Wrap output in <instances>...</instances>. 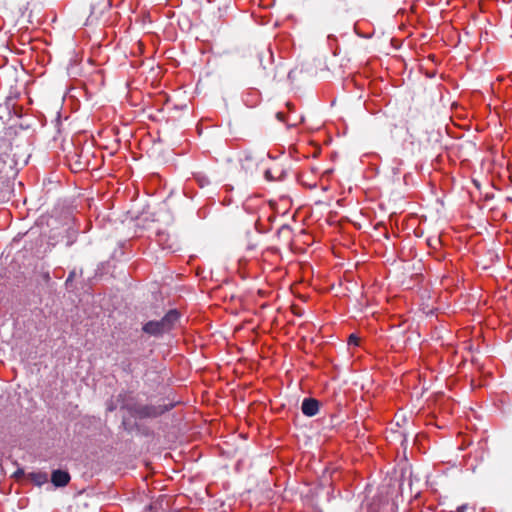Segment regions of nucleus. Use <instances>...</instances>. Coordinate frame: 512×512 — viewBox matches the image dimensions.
Instances as JSON below:
<instances>
[{"label":"nucleus","instance_id":"obj_1","mask_svg":"<svg viewBox=\"0 0 512 512\" xmlns=\"http://www.w3.org/2000/svg\"><path fill=\"white\" fill-rule=\"evenodd\" d=\"M180 319L176 309L169 310L159 321H149L143 326V331L152 336H159L172 330Z\"/></svg>","mask_w":512,"mask_h":512},{"label":"nucleus","instance_id":"obj_2","mask_svg":"<svg viewBox=\"0 0 512 512\" xmlns=\"http://www.w3.org/2000/svg\"><path fill=\"white\" fill-rule=\"evenodd\" d=\"M174 407L173 403L158 405H137L132 409V415L139 418H156Z\"/></svg>","mask_w":512,"mask_h":512},{"label":"nucleus","instance_id":"obj_3","mask_svg":"<svg viewBox=\"0 0 512 512\" xmlns=\"http://www.w3.org/2000/svg\"><path fill=\"white\" fill-rule=\"evenodd\" d=\"M156 241L164 250L175 252L180 249L177 238L175 236H171L167 232L158 231L156 234Z\"/></svg>","mask_w":512,"mask_h":512},{"label":"nucleus","instance_id":"obj_4","mask_svg":"<svg viewBox=\"0 0 512 512\" xmlns=\"http://www.w3.org/2000/svg\"><path fill=\"white\" fill-rule=\"evenodd\" d=\"M320 403L314 398H305L301 405L302 413L308 417L315 416L319 411Z\"/></svg>","mask_w":512,"mask_h":512},{"label":"nucleus","instance_id":"obj_5","mask_svg":"<svg viewBox=\"0 0 512 512\" xmlns=\"http://www.w3.org/2000/svg\"><path fill=\"white\" fill-rule=\"evenodd\" d=\"M70 479V474L64 470H54L51 475V482L56 487H65Z\"/></svg>","mask_w":512,"mask_h":512},{"label":"nucleus","instance_id":"obj_6","mask_svg":"<svg viewBox=\"0 0 512 512\" xmlns=\"http://www.w3.org/2000/svg\"><path fill=\"white\" fill-rule=\"evenodd\" d=\"M30 479L38 486L48 481V475L45 472H36L30 474Z\"/></svg>","mask_w":512,"mask_h":512},{"label":"nucleus","instance_id":"obj_7","mask_svg":"<svg viewBox=\"0 0 512 512\" xmlns=\"http://www.w3.org/2000/svg\"><path fill=\"white\" fill-rule=\"evenodd\" d=\"M358 343H359V337H358L357 335H355V334H351V335L349 336V339H348V344H349V345H355V346H357V345H358Z\"/></svg>","mask_w":512,"mask_h":512},{"label":"nucleus","instance_id":"obj_8","mask_svg":"<svg viewBox=\"0 0 512 512\" xmlns=\"http://www.w3.org/2000/svg\"><path fill=\"white\" fill-rule=\"evenodd\" d=\"M76 273L75 271H71L68 275V278L66 279V284H68L69 282H72V280L74 279Z\"/></svg>","mask_w":512,"mask_h":512},{"label":"nucleus","instance_id":"obj_9","mask_svg":"<svg viewBox=\"0 0 512 512\" xmlns=\"http://www.w3.org/2000/svg\"><path fill=\"white\" fill-rule=\"evenodd\" d=\"M266 177H267V179H274V177L271 175V171L270 170L266 171Z\"/></svg>","mask_w":512,"mask_h":512},{"label":"nucleus","instance_id":"obj_10","mask_svg":"<svg viewBox=\"0 0 512 512\" xmlns=\"http://www.w3.org/2000/svg\"><path fill=\"white\" fill-rule=\"evenodd\" d=\"M277 118L282 121L283 120V114L280 113V112L277 113Z\"/></svg>","mask_w":512,"mask_h":512},{"label":"nucleus","instance_id":"obj_11","mask_svg":"<svg viewBox=\"0 0 512 512\" xmlns=\"http://www.w3.org/2000/svg\"><path fill=\"white\" fill-rule=\"evenodd\" d=\"M198 181H199L200 186L203 187V185L205 184V181H202V179H198Z\"/></svg>","mask_w":512,"mask_h":512},{"label":"nucleus","instance_id":"obj_12","mask_svg":"<svg viewBox=\"0 0 512 512\" xmlns=\"http://www.w3.org/2000/svg\"><path fill=\"white\" fill-rule=\"evenodd\" d=\"M198 181H199L200 186L203 187V185L205 184V181H202V179H198Z\"/></svg>","mask_w":512,"mask_h":512}]
</instances>
